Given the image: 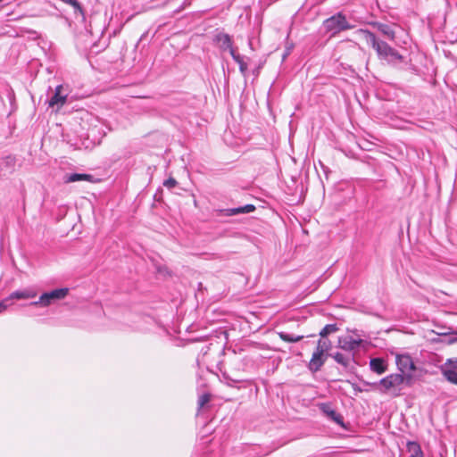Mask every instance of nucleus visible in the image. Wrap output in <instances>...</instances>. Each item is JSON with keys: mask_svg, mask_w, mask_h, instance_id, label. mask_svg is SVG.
<instances>
[{"mask_svg": "<svg viewBox=\"0 0 457 457\" xmlns=\"http://www.w3.org/2000/svg\"><path fill=\"white\" fill-rule=\"evenodd\" d=\"M442 373L448 381L457 385V370L445 365L442 368Z\"/></svg>", "mask_w": 457, "mask_h": 457, "instance_id": "18", "label": "nucleus"}, {"mask_svg": "<svg viewBox=\"0 0 457 457\" xmlns=\"http://www.w3.org/2000/svg\"><path fill=\"white\" fill-rule=\"evenodd\" d=\"M333 358H334V360H335L337 363H339V364H341V365H343V366H345V367H347V366H348V364H349V361H350L349 358H348V357H345V356L343 353H336L333 355Z\"/></svg>", "mask_w": 457, "mask_h": 457, "instance_id": "22", "label": "nucleus"}, {"mask_svg": "<svg viewBox=\"0 0 457 457\" xmlns=\"http://www.w3.org/2000/svg\"><path fill=\"white\" fill-rule=\"evenodd\" d=\"M210 401V397L208 395H203L200 396L198 400V405L200 408H202L205 403H207Z\"/></svg>", "mask_w": 457, "mask_h": 457, "instance_id": "25", "label": "nucleus"}, {"mask_svg": "<svg viewBox=\"0 0 457 457\" xmlns=\"http://www.w3.org/2000/svg\"><path fill=\"white\" fill-rule=\"evenodd\" d=\"M370 370L378 374H383L386 369L387 365L384 359L382 358H373L370 361Z\"/></svg>", "mask_w": 457, "mask_h": 457, "instance_id": "13", "label": "nucleus"}, {"mask_svg": "<svg viewBox=\"0 0 457 457\" xmlns=\"http://www.w3.org/2000/svg\"><path fill=\"white\" fill-rule=\"evenodd\" d=\"M331 348V342L328 339H320L317 344L316 350L326 354Z\"/></svg>", "mask_w": 457, "mask_h": 457, "instance_id": "20", "label": "nucleus"}, {"mask_svg": "<svg viewBox=\"0 0 457 457\" xmlns=\"http://www.w3.org/2000/svg\"><path fill=\"white\" fill-rule=\"evenodd\" d=\"M36 295H37V293L34 290H32V289H25V290L15 291L13 293H12L8 296V299L9 300H13V299H17V300H20V299H30V298H34Z\"/></svg>", "mask_w": 457, "mask_h": 457, "instance_id": "14", "label": "nucleus"}, {"mask_svg": "<svg viewBox=\"0 0 457 457\" xmlns=\"http://www.w3.org/2000/svg\"><path fill=\"white\" fill-rule=\"evenodd\" d=\"M3 0H0V3L2 2Z\"/></svg>", "mask_w": 457, "mask_h": 457, "instance_id": "31", "label": "nucleus"}, {"mask_svg": "<svg viewBox=\"0 0 457 457\" xmlns=\"http://www.w3.org/2000/svg\"><path fill=\"white\" fill-rule=\"evenodd\" d=\"M396 364L403 373L415 370V365L409 355H398Z\"/></svg>", "mask_w": 457, "mask_h": 457, "instance_id": "10", "label": "nucleus"}, {"mask_svg": "<svg viewBox=\"0 0 457 457\" xmlns=\"http://www.w3.org/2000/svg\"><path fill=\"white\" fill-rule=\"evenodd\" d=\"M323 27L327 32L331 33V36H336L342 31L353 28V26L347 21L345 15L341 12L326 19L323 21Z\"/></svg>", "mask_w": 457, "mask_h": 457, "instance_id": "4", "label": "nucleus"}, {"mask_svg": "<svg viewBox=\"0 0 457 457\" xmlns=\"http://www.w3.org/2000/svg\"><path fill=\"white\" fill-rule=\"evenodd\" d=\"M278 335L283 341L287 343H296L303 338V336L288 334L283 331L278 332Z\"/></svg>", "mask_w": 457, "mask_h": 457, "instance_id": "19", "label": "nucleus"}, {"mask_svg": "<svg viewBox=\"0 0 457 457\" xmlns=\"http://www.w3.org/2000/svg\"><path fill=\"white\" fill-rule=\"evenodd\" d=\"M230 55L233 60L238 64L241 74L245 77L247 72V63L244 61L243 56L236 52L235 49H231Z\"/></svg>", "mask_w": 457, "mask_h": 457, "instance_id": "15", "label": "nucleus"}, {"mask_svg": "<svg viewBox=\"0 0 457 457\" xmlns=\"http://www.w3.org/2000/svg\"><path fill=\"white\" fill-rule=\"evenodd\" d=\"M70 87L68 85H58L53 90L52 94L48 96L46 102L48 106L52 108V112H59L63 106L71 103L70 95Z\"/></svg>", "mask_w": 457, "mask_h": 457, "instance_id": "2", "label": "nucleus"}, {"mask_svg": "<svg viewBox=\"0 0 457 457\" xmlns=\"http://www.w3.org/2000/svg\"><path fill=\"white\" fill-rule=\"evenodd\" d=\"M326 361V354L320 351L315 350L312 353V359L309 362V370L316 372L320 370Z\"/></svg>", "mask_w": 457, "mask_h": 457, "instance_id": "8", "label": "nucleus"}, {"mask_svg": "<svg viewBox=\"0 0 457 457\" xmlns=\"http://www.w3.org/2000/svg\"><path fill=\"white\" fill-rule=\"evenodd\" d=\"M216 38L219 42L221 43L222 49L229 50V52L231 51V49H234L229 35L225 34V33H220L216 36Z\"/></svg>", "mask_w": 457, "mask_h": 457, "instance_id": "17", "label": "nucleus"}, {"mask_svg": "<svg viewBox=\"0 0 457 457\" xmlns=\"http://www.w3.org/2000/svg\"><path fill=\"white\" fill-rule=\"evenodd\" d=\"M359 33L362 36L367 45L375 50L380 62L393 67H398L401 63L405 62V57L401 54L399 51L389 46L386 42L379 39L375 33L363 29H361Z\"/></svg>", "mask_w": 457, "mask_h": 457, "instance_id": "1", "label": "nucleus"}, {"mask_svg": "<svg viewBox=\"0 0 457 457\" xmlns=\"http://www.w3.org/2000/svg\"><path fill=\"white\" fill-rule=\"evenodd\" d=\"M253 211H255V206L253 204H245L237 208L223 209L220 212L224 216H234L238 214L250 213Z\"/></svg>", "mask_w": 457, "mask_h": 457, "instance_id": "9", "label": "nucleus"}, {"mask_svg": "<svg viewBox=\"0 0 457 457\" xmlns=\"http://www.w3.org/2000/svg\"><path fill=\"white\" fill-rule=\"evenodd\" d=\"M9 301L10 300L7 297L0 302V313L7 309V307L9 306Z\"/></svg>", "mask_w": 457, "mask_h": 457, "instance_id": "26", "label": "nucleus"}, {"mask_svg": "<svg viewBox=\"0 0 457 457\" xmlns=\"http://www.w3.org/2000/svg\"><path fill=\"white\" fill-rule=\"evenodd\" d=\"M78 181H88L93 182L94 177L90 174H84V173H71V174H66L63 177V182L68 183H74Z\"/></svg>", "mask_w": 457, "mask_h": 457, "instance_id": "11", "label": "nucleus"}, {"mask_svg": "<svg viewBox=\"0 0 457 457\" xmlns=\"http://www.w3.org/2000/svg\"><path fill=\"white\" fill-rule=\"evenodd\" d=\"M392 121H398V116L397 115H395V116H390Z\"/></svg>", "mask_w": 457, "mask_h": 457, "instance_id": "29", "label": "nucleus"}, {"mask_svg": "<svg viewBox=\"0 0 457 457\" xmlns=\"http://www.w3.org/2000/svg\"><path fill=\"white\" fill-rule=\"evenodd\" d=\"M63 3L71 5L74 8L75 13L79 12L83 15V8L78 0H62Z\"/></svg>", "mask_w": 457, "mask_h": 457, "instance_id": "23", "label": "nucleus"}, {"mask_svg": "<svg viewBox=\"0 0 457 457\" xmlns=\"http://www.w3.org/2000/svg\"><path fill=\"white\" fill-rule=\"evenodd\" d=\"M258 73H259V71H258V70H256V71H254V74L257 76V75H258Z\"/></svg>", "mask_w": 457, "mask_h": 457, "instance_id": "30", "label": "nucleus"}, {"mask_svg": "<svg viewBox=\"0 0 457 457\" xmlns=\"http://www.w3.org/2000/svg\"><path fill=\"white\" fill-rule=\"evenodd\" d=\"M448 367L457 370V358L455 360H448V361L445 363Z\"/></svg>", "mask_w": 457, "mask_h": 457, "instance_id": "27", "label": "nucleus"}, {"mask_svg": "<svg viewBox=\"0 0 457 457\" xmlns=\"http://www.w3.org/2000/svg\"><path fill=\"white\" fill-rule=\"evenodd\" d=\"M176 185L177 181L172 178H170L163 182V186L170 189L175 187Z\"/></svg>", "mask_w": 457, "mask_h": 457, "instance_id": "24", "label": "nucleus"}, {"mask_svg": "<svg viewBox=\"0 0 457 457\" xmlns=\"http://www.w3.org/2000/svg\"><path fill=\"white\" fill-rule=\"evenodd\" d=\"M361 343V339H354L350 336L338 338V347L347 352L356 351Z\"/></svg>", "mask_w": 457, "mask_h": 457, "instance_id": "6", "label": "nucleus"}, {"mask_svg": "<svg viewBox=\"0 0 457 457\" xmlns=\"http://www.w3.org/2000/svg\"><path fill=\"white\" fill-rule=\"evenodd\" d=\"M371 26L383 36H385L387 39L392 41L395 40V31L394 30L393 25L376 21L372 22Z\"/></svg>", "mask_w": 457, "mask_h": 457, "instance_id": "7", "label": "nucleus"}, {"mask_svg": "<svg viewBox=\"0 0 457 457\" xmlns=\"http://www.w3.org/2000/svg\"><path fill=\"white\" fill-rule=\"evenodd\" d=\"M68 294L69 288L67 287L54 289L50 292L42 294L38 301L33 302L30 304L34 306L39 305L42 307H47L54 303L56 301L64 299Z\"/></svg>", "mask_w": 457, "mask_h": 457, "instance_id": "5", "label": "nucleus"}, {"mask_svg": "<svg viewBox=\"0 0 457 457\" xmlns=\"http://www.w3.org/2000/svg\"><path fill=\"white\" fill-rule=\"evenodd\" d=\"M392 126L397 128V129H403L404 126L399 123H391Z\"/></svg>", "mask_w": 457, "mask_h": 457, "instance_id": "28", "label": "nucleus"}, {"mask_svg": "<svg viewBox=\"0 0 457 457\" xmlns=\"http://www.w3.org/2000/svg\"><path fill=\"white\" fill-rule=\"evenodd\" d=\"M337 330L338 328L337 324H328L321 329V331L320 332V336L321 337H326L328 335L337 332Z\"/></svg>", "mask_w": 457, "mask_h": 457, "instance_id": "21", "label": "nucleus"}, {"mask_svg": "<svg viewBox=\"0 0 457 457\" xmlns=\"http://www.w3.org/2000/svg\"><path fill=\"white\" fill-rule=\"evenodd\" d=\"M320 409L322 411L324 414L329 417L332 420H334L337 424H343V418L341 415L337 414L328 403H321L320 405Z\"/></svg>", "mask_w": 457, "mask_h": 457, "instance_id": "12", "label": "nucleus"}, {"mask_svg": "<svg viewBox=\"0 0 457 457\" xmlns=\"http://www.w3.org/2000/svg\"><path fill=\"white\" fill-rule=\"evenodd\" d=\"M407 452L410 454V457H423L420 445L416 442L407 443Z\"/></svg>", "mask_w": 457, "mask_h": 457, "instance_id": "16", "label": "nucleus"}, {"mask_svg": "<svg viewBox=\"0 0 457 457\" xmlns=\"http://www.w3.org/2000/svg\"><path fill=\"white\" fill-rule=\"evenodd\" d=\"M404 380L405 378L403 374L395 373L380 379L378 383H374L373 386L384 394H391L396 396L399 395Z\"/></svg>", "mask_w": 457, "mask_h": 457, "instance_id": "3", "label": "nucleus"}]
</instances>
